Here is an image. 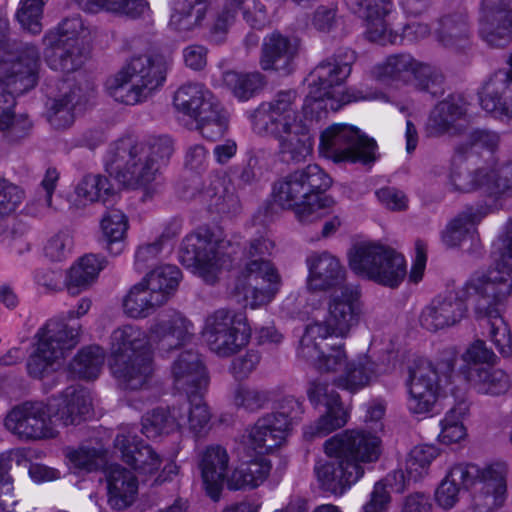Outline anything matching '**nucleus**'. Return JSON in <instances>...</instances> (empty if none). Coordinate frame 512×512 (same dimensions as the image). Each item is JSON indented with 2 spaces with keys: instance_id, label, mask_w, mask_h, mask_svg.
Masks as SVG:
<instances>
[{
  "instance_id": "5701e85b",
  "label": "nucleus",
  "mask_w": 512,
  "mask_h": 512,
  "mask_svg": "<svg viewBox=\"0 0 512 512\" xmlns=\"http://www.w3.org/2000/svg\"><path fill=\"white\" fill-rule=\"evenodd\" d=\"M349 11L364 20L365 38L382 46L399 43L400 34L389 21L394 9L392 0H344Z\"/></svg>"
},
{
  "instance_id": "a878e982",
  "label": "nucleus",
  "mask_w": 512,
  "mask_h": 512,
  "mask_svg": "<svg viewBox=\"0 0 512 512\" xmlns=\"http://www.w3.org/2000/svg\"><path fill=\"white\" fill-rule=\"evenodd\" d=\"M463 290H451L435 296L419 316L420 325L431 332L458 325L467 315Z\"/></svg>"
},
{
  "instance_id": "aec40b11",
  "label": "nucleus",
  "mask_w": 512,
  "mask_h": 512,
  "mask_svg": "<svg viewBox=\"0 0 512 512\" xmlns=\"http://www.w3.org/2000/svg\"><path fill=\"white\" fill-rule=\"evenodd\" d=\"M376 143L346 124H333L320 136L319 152L335 163L369 164L375 160Z\"/></svg>"
},
{
  "instance_id": "7c9ffc66",
  "label": "nucleus",
  "mask_w": 512,
  "mask_h": 512,
  "mask_svg": "<svg viewBox=\"0 0 512 512\" xmlns=\"http://www.w3.org/2000/svg\"><path fill=\"white\" fill-rule=\"evenodd\" d=\"M299 44L280 32L268 34L262 43L260 66L265 71H275L282 75L290 74L295 68Z\"/></svg>"
},
{
  "instance_id": "473e14b6",
  "label": "nucleus",
  "mask_w": 512,
  "mask_h": 512,
  "mask_svg": "<svg viewBox=\"0 0 512 512\" xmlns=\"http://www.w3.org/2000/svg\"><path fill=\"white\" fill-rule=\"evenodd\" d=\"M174 388L194 395L208 385V374L201 356L193 350L182 351L171 364Z\"/></svg>"
},
{
  "instance_id": "c03bdc74",
  "label": "nucleus",
  "mask_w": 512,
  "mask_h": 512,
  "mask_svg": "<svg viewBox=\"0 0 512 512\" xmlns=\"http://www.w3.org/2000/svg\"><path fill=\"white\" fill-rule=\"evenodd\" d=\"M271 469L272 464L266 458L241 463L227 478V487L230 490L254 489L264 483Z\"/></svg>"
},
{
  "instance_id": "e2e57ef3",
  "label": "nucleus",
  "mask_w": 512,
  "mask_h": 512,
  "mask_svg": "<svg viewBox=\"0 0 512 512\" xmlns=\"http://www.w3.org/2000/svg\"><path fill=\"white\" fill-rule=\"evenodd\" d=\"M58 180L59 172L57 169L53 167L48 168L37 190L35 199L32 200L28 205V208L32 214H43L51 208L52 196L54 194Z\"/></svg>"
},
{
  "instance_id": "c756f323",
  "label": "nucleus",
  "mask_w": 512,
  "mask_h": 512,
  "mask_svg": "<svg viewBox=\"0 0 512 512\" xmlns=\"http://www.w3.org/2000/svg\"><path fill=\"white\" fill-rule=\"evenodd\" d=\"M508 65V69L495 72L485 83L480 104L495 117L512 119V53Z\"/></svg>"
},
{
  "instance_id": "79ce46f5",
  "label": "nucleus",
  "mask_w": 512,
  "mask_h": 512,
  "mask_svg": "<svg viewBox=\"0 0 512 512\" xmlns=\"http://www.w3.org/2000/svg\"><path fill=\"white\" fill-rule=\"evenodd\" d=\"M107 266L104 256L86 254L82 256L69 270L66 287L70 294H78L96 281L100 272Z\"/></svg>"
},
{
  "instance_id": "f3484780",
  "label": "nucleus",
  "mask_w": 512,
  "mask_h": 512,
  "mask_svg": "<svg viewBox=\"0 0 512 512\" xmlns=\"http://www.w3.org/2000/svg\"><path fill=\"white\" fill-rule=\"evenodd\" d=\"M446 187L454 193L481 192L497 204L512 192V161L506 164L485 163L475 169L452 164Z\"/></svg>"
},
{
  "instance_id": "412c9836",
  "label": "nucleus",
  "mask_w": 512,
  "mask_h": 512,
  "mask_svg": "<svg viewBox=\"0 0 512 512\" xmlns=\"http://www.w3.org/2000/svg\"><path fill=\"white\" fill-rule=\"evenodd\" d=\"M373 75L384 82L408 84L414 81L419 89L432 95L441 92L443 83V75L436 67L407 53L389 55L374 66Z\"/></svg>"
},
{
  "instance_id": "5fc2aeb1",
  "label": "nucleus",
  "mask_w": 512,
  "mask_h": 512,
  "mask_svg": "<svg viewBox=\"0 0 512 512\" xmlns=\"http://www.w3.org/2000/svg\"><path fill=\"white\" fill-rule=\"evenodd\" d=\"M325 408L326 412L315 423L303 428L305 439L311 440L315 437H324L347 423L348 415L342 403Z\"/></svg>"
},
{
  "instance_id": "bb28decb",
  "label": "nucleus",
  "mask_w": 512,
  "mask_h": 512,
  "mask_svg": "<svg viewBox=\"0 0 512 512\" xmlns=\"http://www.w3.org/2000/svg\"><path fill=\"white\" fill-rule=\"evenodd\" d=\"M115 447L121 452L123 461L131 466L143 481L158 472L162 465V457L148 444L137 436V427L126 425L120 428Z\"/></svg>"
},
{
  "instance_id": "e433bc0d",
  "label": "nucleus",
  "mask_w": 512,
  "mask_h": 512,
  "mask_svg": "<svg viewBox=\"0 0 512 512\" xmlns=\"http://www.w3.org/2000/svg\"><path fill=\"white\" fill-rule=\"evenodd\" d=\"M219 101L214 94L200 82L182 84L173 95L175 110L191 120H196Z\"/></svg>"
},
{
  "instance_id": "423d86ee",
  "label": "nucleus",
  "mask_w": 512,
  "mask_h": 512,
  "mask_svg": "<svg viewBox=\"0 0 512 512\" xmlns=\"http://www.w3.org/2000/svg\"><path fill=\"white\" fill-rule=\"evenodd\" d=\"M88 393L79 387L70 386L58 398L48 404L25 402L13 408L5 419V427L12 434L24 440L54 438L57 430L53 417L64 425H74L90 412Z\"/></svg>"
},
{
  "instance_id": "7ed1b4c3",
  "label": "nucleus",
  "mask_w": 512,
  "mask_h": 512,
  "mask_svg": "<svg viewBox=\"0 0 512 512\" xmlns=\"http://www.w3.org/2000/svg\"><path fill=\"white\" fill-rule=\"evenodd\" d=\"M7 14L0 10V130L30 129L27 117L16 118L15 98L31 89L38 82L40 54L31 43L11 42Z\"/></svg>"
},
{
  "instance_id": "09e8293b",
  "label": "nucleus",
  "mask_w": 512,
  "mask_h": 512,
  "mask_svg": "<svg viewBox=\"0 0 512 512\" xmlns=\"http://www.w3.org/2000/svg\"><path fill=\"white\" fill-rule=\"evenodd\" d=\"M438 456L439 449L434 445L415 446L406 459L405 470H400L396 473L402 479V486L406 482H417L423 479L428 474L431 463Z\"/></svg>"
},
{
  "instance_id": "a211bd4d",
  "label": "nucleus",
  "mask_w": 512,
  "mask_h": 512,
  "mask_svg": "<svg viewBox=\"0 0 512 512\" xmlns=\"http://www.w3.org/2000/svg\"><path fill=\"white\" fill-rule=\"evenodd\" d=\"M201 333L212 353L228 358L249 344L252 330L244 312L219 308L205 317Z\"/></svg>"
},
{
  "instance_id": "2eb2a0df",
  "label": "nucleus",
  "mask_w": 512,
  "mask_h": 512,
  "mask_svg": "<svg viewBox=\"0 0 512 512\" xmlns=\"http://www.w3.org/2000/svg\"><path fill=\"white\" fill-rule=\"evenodd\" d=\"M458 352L454 347L444 349L437 363L419 358L409 368L408 408L414 414H425L435 406L440 389L441 377L449 379L455 371Z\"/></svg>"
},
{
  "instance_id": "dca6fc26",
  "label": "nucleus",
  "mask_w": 512,
  "mask_h": 512,
  "mask_svg": "<svg viewBox=\"0 0 512 512\" xmlns=\"http://www.w3.org/2000/svg\"><path fill=\"white\" fill-rule=\"evenodd\" d=\"M351 270L389 288L398 287L407 275L406 260L394 249L374 242L355 245L349 252Z\"/></svg>"
},
{
  "instance_id": "49530a36",
  "label": "nucleus",
  "mask_w": 512,
  "mask_h": 512,
  "mask_svg": "<svg viewBox=\"0 0 512 512\" xmlns=\"http://www.w3.org/2000/svg\"><path fill=\"white\" fill-rule=\"evenodd\" d=\"M114 195L109 179L99 174L85 175L74 190V204L84 207L94 202L106 203Z\"/></svg>"
},
{
  "instance_id": "b1692460",
  "label": "nucleus",
  "mask_w": 512,
  "mask_h": 512,
  "mask_svg": "<svg viewBox=\"0 0 512 512\" xmlns=\"http://www.w3.org/2000/svg\"><path fill=\"white\" fill-rule=\"evenodd\" d=\"M469 123L468 103L461 95H449L430 111L424 131L427 137L462 135Z\"/></svg>"
},
{
  "instance_id": "72a5a7b5",
  "label": "nucleus",
  "mask_w": 512,
  "mask_h": 512,
  "mask_svg": "<svg viewBox=\"0 0 512 512\" xmlns=\"http://www.w3.org/2000/svg\"><path fill=\"white\" fill-rule=\"evenodd\" d=\"M198 467L206 493L212 500H219L228 478L229 455L226 449L220 445L208 446L200 455Z\"/></svg>"
},
{
  "instance_id": "f03ea898",
  "label": "nucleus",
  "mask_w": 512,
  "mask_h": 512,
  "mask_svg": "<svg viewBox=\"0 0 512 512\" xmlns=\"http://www.w3.org/2000/svg\"><path fill=\"white\" fill-rule=\"evenodd\" d=\"M362 314L363 305L357 288L343 286L335 290L329 300L325 323L307 325L297 350L299 358L320 372L337 371L345 367L344 374L336 380V385L352 393L377 380L386 372L387 365L373 361L368 355H360L346 362L341 342H324L332 341V336L346 337L358 325Z\"/></svg>"
},
{
  "instance_id": "a19ab883",
  "label": "nucleus",
  "mask_w": 512,
  "mask_h": 512,
  "mask_svg": "<svg viewBox=\"0 0 512 512\" xmlns=\"http://www.w3.org/2000/svg\"><path fill=\"white\" fill-rule=\"evenodd\" d=\"M489 205L466 206L449 222L442 233V241L447 247H457L465 240L471 229L478 225L489 213Z\"/></svg>"
},
{
  "instance_id": "864d4df0",
  "label": "nucleus",
  "mask_w": 512,
  "mask_h": 512,
  "mask_svg": "<svg viewBox=\"0 0 512 512\" xmlns=\"http://www.w3.org/2000/svg\"><path fill=\"white\" fill-rule=\"evenodd\" d=\"M223 83L237 99L247 101L263 87L264 77L259 72L226 71L223 74Z\"/></svg>"
},
{
  "instance_id": "774afa93",
  "label": "nucleus",
  "mask_w": 512,
  "mask_h": 512,
  "mask_svg": "<svg viewBox=\"0 0 512 512\" xmlns=\"http://www.w3.org/2000/svg\"><path fill=\"white\" fill-rule=\"evenodd\" d=\"M24 199V192L8 180H0V219L13 213Z\"/></svg>"
},
{
  "instance_id": "bf43d9fd",
  "label": "nucleus",
  "mask_w": 512,
  "mask_h": 512,
  "mask_svg": "<svg viewBox=\"0 0 512 512\" xmlns=\"http://www.w3.org/2000/svg\"><path fill=\"white\" fill-rule=\"evenodd\" d=\"M47 0H21L16 11V19L21 28L37 35L43 29V9Z\"/></svg>"
},
{
  "instance_id": "69168bd1",
  "label": "nucleus",
  "mask_w": 512,
  "mask_h": 512,
  "mask_svg": "<svg viewBox=\"0 0 512 512\" xmlns=\"http://www.w3.org/2000/svg\"><path fill=\"white\" fill-rule=\"evenodd\" d=\"M497 356L486 346L483 340H475L462 354L464 366L461 367V373L464 375L465 369L471 367H488L496 362Z\"/></svg>"
},
{
  "instance_id": "ea45409f",
  "label": "nucleus",
  "mask_w": 512,
  "mask_h": 512,
  "mask_svg": "<svg viewBox=\"0 0 512 512\" xmlns=\"http://www.w3.org/2000/svg\"><path fill=\"white\" fill-rule=\"evenodd\" d=\"M210 0H171L169 28L179 34H187L199 27L206 19Z\"/></svg>"
},
{
  "instance_id": "393cba45",
  "label": "nucleus",
  "mask_w": 512,
  "mask_h": 512,
  "mask_svg": "<svg viewBox=\"0 0 512 512\" xmlns=\"http://www.w3.org/2000/svg\"><path fill=\"white\" fill-rule=\"evenodd\" d=\"M478 34L491 47L508 45L512 35V0H480Z\"/></svg>"
},
{
  "instance_id": "4d7b16f0",
  "label": "nucleus",
  "mask_w": 512,
  "mask_h": 512,
  "mask_svg": "<svg viewBox=\"0 0 512 512\" xmlns=\"http://www.w3.org/2000/svg\"><path fill=\"white\" fill-rule=\"evenodd\" d=\"M194 122L200 134L210 141L222 137L228 128L227 114L219 102Z\"/></svg>"
},
{
  "instance_id": "052dcab7",
  "label": "nucleus",
  "mask_w": 512,
  "mask_h": 512,
  "mask_svg": "<svg viewBox=\"0 0 512 512\" xmlns=\"http://www.w3.org/2000/svg\"><path fill=\"white\" fill-rule=\"evenodd\" d=\"M234 405L248 412H257L265 408L271 401V393L268 390L238 385L233 394Z\"/></svg>"
},
{
  "instance_id": "58836bf2",
  "label": "nucleus",
  "mask_w": 512,
  "mask_h": 512,
  "mask_svg": "<svg viewBox=\"0 0 512 512\" xmlns=\"http://www.w3.org/2000/svg\"><path fill=\"white\" fill-rule=\"evenodd\" d=\"M108 504L115 510L129 507L135 500L138 491L136 476L121 467L111 465L106 474Z\"/></svg>"
},
{
  "instance_id": "3c124183",
  "label": "nucleus",
  "mask_w": 512,
  "mask_h": 512,
  "mask_svg": "<svg viewBox=\"0 0 512 512\" xmlns=\"http://www.w3.org/2000/svg\"><path fill=\"white\" fill-rule=\"evenodd\" d=\"M141 431L147 438L180 431L177 407L157 408L147 413L142 419Z\"/></svg>"
},
{
  "instance_id": "20e7f679",
  "label": "nucleus",
  "mask_w": 512,
  "mask_h": 512,
  "mask_svg": "<svg viewBox=\"0 0 512 512\" xmlns=\"http://www.w3.org/2000/svg\"><path fill=\"white\" fill-rule=\"evenodd\" d=\"M173 151V142L168 136L145 141L124 138L111 146L105 168L123 185L142 188L145 201L161 192L160 170L168 164Z\"/></svg>"
},
{
  "instance_id": "4c0bfd02",
  "label": "nucleus",
  "mask_w": 512,
  "mask_h": 512,
  "mask_svg": "<svg viewBox=\"0 0 512 512\" xmlns=\"http://www.w3.org/2000/svg\"><path fill=\"white\" fill-rule=\"evenodd\" d=\"M165 305L163 291L156 282L148 285L142 280L134 284L123 299L125 315L133 319H144Z\"/></svg>"
},
{
  "instance_id": "13d9d810",
  "label": "nucleus",
  "mask_w": 512,
  "mask_h": 512,
  "mask_svg": "<svg viewBox=\"0 0 512 512\" xmlns=\"http://www.w3.org/2000/svg\"><path fill=\"white\" fill-rule=\"evenodd\" d=\"M78 104L79 101H75V91L53 99L47 111L50 125L55 129L70 127L74 122V109Z\"/></svg>"
},
{
  "instance_id": "0eeeda50",
  "label": "nucleus",
  "mask_w": 512,
  "mask_h": 512,
  "mask_svg": "<svg viewBox=\"0 0 512 512\" xmlns=\"http://www.w3.org/2000/svg\"><path fill=\"white\" fill-rule=\"evenodd\" d=\"M152 346L150 333L140 326L125 324L112 331L108 364L123 390L148 388L154 373Z\"/></svg>"
},
{
  "instance_id": "680f3d73",
  "label": "nucleus",
  "mask_w": 512,
  "mask_h": 512,
  "mask_svg": "<svg viewBox=\"0 0 512 512\" xmlns=\"http://www.w3.org/2000/svg\"><path fill=\"white\" fill-rule=\"evenodd\" d=\"M182 278L180 269L175 265H162L147 273L143 279L148 285L154 281L163 291L165 304L177 290Z\"/></svg>"
},
{
  "instance_id": "ddd939ff",
  "label": "nucleus",
  "mask_w": 512,
  "mask_h": 512,
  "mask_svg": "<svg viewBox=\"0 0 512 512\" xmlns=\"http://www.w3.org/2000/svg\"><path fill=\"white\" fill-rule=\"evenodd\" d=\"M303 414V402L286 396L279 401L276 411L264 414L245 429L242 443L258 454H273L286 445Z\"/></svg>"
},
{
  "instance_id": "cd10ccee",
  "label": "nucleus",
  "mask_w": 512,
  "mask_h": 512,
  "mask_svg": "<svg viewBox=\"0 0 512 512\" xmlns=\"http://www.w3.org/2000/svg\"><path fill=\"white\" fill-rule=\"evenodd\" d=\"M149 333L156 349L169 352L192 342L195 337V325L182 312L170 309L154 320Z\"/></svg>"
},
{
  "instance_id": "6ab92c4d",
  "label": "nucleus",
  "mask_w": 512,
  "mask_h": 512,
  "mask_svg": "<svg viewBox=\"0 0 512 512\" xmlns=\"http://www.w3.org/2000/svg\"><path fill=\"white\" fill-rule=\"evenodd\" d=\"M79 330V325H69L65 319L47 321L39 330L36 350L28 359L29 375L42 378L54 371L66 352L78 344Z\"/></svg>"
},
{
  "instance_id": "39448f33",
  "label": "nucleus",
  "mask_w": 512,
  "mask_h": 512,
  "mask_svg": "<svg viewBox=\"0 0 512 512\" xmlns=\"http://www.w3.org/2000/svg\"><path fill=\"white\" fill-rule=\"evenodd\" d=\"M507 475L505 461H495L482 468L470 462L454 463L435 489L434 500L441 509L451 510L459 503L464 490L480 483L473 496V506L478 512H491L506 500Z\"/></svg>"
},
{
  "instance_id": "a18cd8bd",
  "label": "nucleus",
  "mask_w": 512,
  "mask_h": 512,
  "mask_svg": "<svg viewBox=\"0 0 512 512\" xmlns=\"http://www.w3.org/2000/svg\"><path fill=\"white\" fill-rule=\"evenodd\" d=\"M106 249L112 256H119L126 248V233L129 227L127 216L119 209L108 210L100 223Z\"/></svg>"
},
{
  "instance_id": "c85d7f7f",
  "label": "nucleus",
  "mask_w": 512,
  "mask_h": 512,
  "mask_svg": "<svg viewBox=\"0 0 512 512\" xmlns=\"http://www.w3.org/2000/svg\"><path fill=\"white\" fill-rule=\"evenodd\" d=\"M238 11L252 28L262 29L269 23L266 7L259 0H226L210 27L212 42L222 43L225 40Z\"/></svg>"
},
{
  "instance_id": "6e6552de",
  "label": "nucleus",
  "mask_w": 512,
  "mask_h": 512,
  "mask_svg": "<svg viewBox=\"0 0 512 512\" xmlns=\"http://www.w3.org/2000/svg\"><path fill=\"white\" fill-rule=\"evenodd\" d=\"M331 183L319 165L309 164L275 183L274 200L281 208L293 211L299 222L312 223L326 216L334 204L323 194Z\"/></svg>"
},
{
  "instance_id": "de8ad7c7",
  "label": "nucleus",
  "mask_w": 512,
  "mask_h": 512,
  "mask_svg": "<svg viewBox=\"0 0 512 512\" xmlns=\"http://www.w3.org/2000/svg\"><path fill=\"white\" fill-rule=\"evenodd\" d=\"M203 201L208 203V208L219 214L235 213L238 209V198L224 178L215 177L210 184L200 193Z\"/></svg>"
},
{
  "instance_id": "0e129e2a",
  "label": "nucleus",
  "mask_w": 512,
  "mask_h": 512,
  "mask_svg": "<svg viewBox=\"0 0 512 512\" xmlns=\"http://www.w3.org/2000/svg\"><path fill=\"white\" fill-rule=\"evenodd\" d=\"M489 325V338L504 358L512 356V334L502 314L488 316L483 319Z\"/></svg>"
},
{
  "instance_id": "37998d69",
  "label": "nucleus",
  "mask_w": 512,
  "mask_h": 512,
  "mask_svg": "<svg viewBox=\"0 0 512 512\" xmlns=\"http://www.w3.org/2000/svg\"><path fill=\"white\" fill-rule=\"evenodd\" d=\"M464 377L481 394L498 396L506 393L511 386L509 375L491 366L465 369Z\"/></svg>"
},
{
  "instance_id": "4468645a",
  "label": "nucleus",
  "mask_w": 512,
  "mask_h": 512,
  "mask_svg": "<svg viewBox=\"0 0 512 512\" xmlns=\"http://www.w3.org/2000/svg\"><path fill=\"white\" fill-rule=\"evenodd\" d=\"M43 45L45 61L52 70L74 72L89 56L90 29L80 16L65 18L45 33Z\"/></svg>"
},
{
  "instance_id": "1a4fd4ad",
  "label": "nucleus",
  "mask_w": 512,
  "mask_h": 512,
  "mask_svg": "<svg viewBox=\"0 0 512 512\" xmlns=\"http://www.w3.org/2000/svg\"><path fill=\"white\" fill-rule=\"evenodd\" d=\"M274 249L275 243L267 235L252 239L246 250L249 260L239 268L235 277L232 293L242 297L251 309L270 304L281 289V275L265 258L271 256Z\"/></svg>"
},
{
  "instance_id": "8fccbe9b",
  "label": "nucleus",
  "mask_w": 512,
  "mask_h": 512,
  "mask_svg": "<svg viewBox=\"0 0 512 512\" xmlns=\"http://www.w3.org/2000/svg\"><path fill=\"white\" fill-rule=\"evenodd\" d=\"M190 396L189 405L179 406V430L188 428L195 435L206 433L210 428L211 412L203 400L194 394Z\"/></svg>"
},
{
  "instance_id": "f704fd0d",
  "label": "nucleus",
  "mask_w": 512,
  "mask_h": 512,
  "mask_svg": "<svg viewBox=\"0 0 512 512\" xmlns=\"http://www.w3.org/2000/svg\"><path fill=\"white\" fill-rule=\"evenodd\" d=\"M435 40L446 49L464 48L471 37V22L465 8L443 14L433 31Z\"/></svg>"
},
{
  "instance_id": "c9c22d12",
  "label": "nucleus",
  "mask_w": 512,
  "mask_h": 512,
  "mask_svg": "<svg viewBox=\"0 0 512 512\" xmlns=\"http://www.w3.org/2000/svg\"><path fill=\"white\" fill-rule=\"evenodd\" d=\"M308 286L311 290H327L341 286L345 269L338 258L327 251L314 252L307 257Z\"/></svg>"
},
{
  "instance_id": "2f4dec72",
  "label": "nucleus",
  "mask_w": 512,
  "mask_h": 512,
  "mask_svg": "<svg viewBox=\"0 0 512 512\" xmlns=\"http://www.w3.org/2000/svg\"><path fill=\"white\" fill-rule=\"evenodd\" d=\"M364 468L347 464L343 459L318 460L314 474L320 488L334 495H343L347 489L364 475Z\"/></svg>"
},
{
  "instance_id": "6e6d98bb",
  "label": "nucleus",
  "mask_w": 512,
  "mask_h": 512,
  "mask_svg": "<svg viewBox=\"0 0 512 512\" xmlns=\"http://www.w3.org/2000/svg\"><path fill=\"white\" fill-rule=\"evenodd\" d=\"M85 11L97 13L105 10L131 17L139 16L145 9L143 0H76Z\"/></svg>"
},
{
  "instance_id": "f257e3e1",
  "label": "nucleus",
  "mask_w": 512,
  "mask_h": 512,
  "mask_svg": "<svg viewBox=\"0 0 512 512\" xmlns=\"http://www.w3.org/2000/svg\"><path fill=\"white\" fill-rule=\"evenodd\" d=\"M355 54L348 48L319 63L310 73L309 93L299 108L293 89L278 91L261 102L248 115L252 130L278 142L280 155L286 161L302 162L311 155L314 139L311 129L328 110L338 111L343 105L360 100H377V90L355 89L344 92L343 83L351 73Z\"/></svg>"
},
{
  "instance_id": "4be33fe9",
  "label": "nucleus",
  "mask_w": 512,
  "mask_h": 512,
  "mask_svg": "<svg viewBox=\"0 0 512 512\" xmlns=\"http://www.w3.org/2000/svg\"><path fill=\"white\" fill-rule=\"evenodd\" d=\"M327 456L343 459L347 464L364 468L375 463L382 454V441L377 435L364 429H351L339 433L324 443Z\"/></svg>"
},
{
  "instance_id": "9d476101",
  "label": "nucleus",
  "mask_w": 512,
  "mask_h": 512,
  "mask_svg": "<svg viewBox=\"0 0 512 512\" xmlns=\"http://www.w3.org/2000/svg\"><path fill=\"white\" fill-rule=\"evenodd\" d=\"M496 266L477 272L465 283L463 292L474 302L477 319L503 314L512 292V220L507 224L506 236L499 248Z\"/></svg>"
},
{
  "instance_id": "338daca9",
  "label": "nucleus",
  "mask_w": 512,
  "mask_h": 512,
  "mask_svg": "<svg viewBox=\"0 0 512 512\" xmlns=\"http://www.w3.org/2000/svg\"><path fill=\"white\" fill-rule=\"evenodd\" d=\"M307 396L314 407H327L341 403L338 393L322 378H317L309 383Z\"/></svg>"
},
{
  "instance_id": "603ef678",
  "label": "nucleus",
  "mask_w": 512,
  "mask_h": 512,
  "mask_svg": "<svg viewBox=\"0 0 512 512\" xmlns=\"http://www.w3.org/2000/svg\"><path fill=\"white\" fill-rule=\"evenodd\" d=\"M105 359V352L98 345L81 349L70 363L71 372L83 379H95L100 374Z\"/></svg>"
},
{
  "instance_id": "9b49d317",
  "label": "nucleus",
  "mask_w": 512,
  "mask_h": 512,
  "mask_svg": "<svg viewBox=\"0 0 512 512\" xmlns=\"http://www.w3.org/2000/svg\"><path fill=\"white\" fill-rule=\"evenodd\" d=\"M239 250V245L225 239L221 231L201 227L184 237L179 257L194 275L212 285L232 266Z\"/></svg>"
},
{
  "instance_id": "f8f14e48",
  "label": "nucleus",
  "mask_w": 512,
  "mask_h": 512,
  "mask_svg": "<svg viewBox=\"0 0 512 512\" xmlns=\"http://www.w3.org/2000/svg\"><path fill=\"white\" fill-rule=\"evenodd\" d=\"M167 63L161 58H132L119 71L107 78V93L117 102L136 105L146 101L166 79Z\"/></svg>"
}]
</instances>
